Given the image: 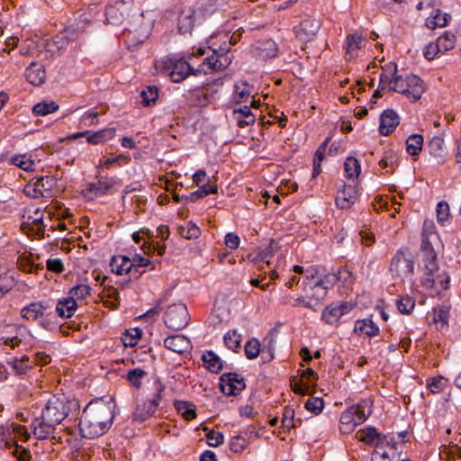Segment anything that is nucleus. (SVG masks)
<instances>
[{
	"instance_id": "obj_42",
	"label": "nucleus",
	"mask_w": 461,
	"mask_h": 461,
	"mask_svg": "<svg viewBox=\"0 0 461 461\" xmlns=\"http://www.w3.org/2000/svg\"><path fill=\"white\" fill-rule=\"evenodd\" d=\"M223 340L229 349L237 352L240 348L241 335L236 330H229L224 335Z\"/></svg>"
},
{
	"instance_id": "obj_36",
	"label": "nucleus",
	"mask_w": 461,
	"mask_h": 461,
	"mask_svg": "<svg viewBox=\"0 0 461 461\" xmlns=\"http://www.w3.org/2000/svg\"><path fill=\"white\" fill-rule=\"evenodd\" d=\"M449 20V14H442L441 11L436 10L435 14L427 19L426 26L430 30H434L437 27L446 26Z\"/></svg>"
},
{
	"instance_id": "obj_28",
	"label": "nucleus",
	"mask_w": 461,
	"mask_h": 461,
	"mask_svg": "<svg viewBox=\"0 0 461 461\" xmlns=\"http://www.w3.org/2000/svg\"><path fill=\"white\" fill-rule=\"evenodd\" d=\"M254 51L256 57L267 59L275 58L277 55L278 48L274 41L265 40L258 42Z\"/></svg>"
},
{
	"instance_id": "obj_40",
	"label": "nucleus",
	"mask_w": 461,
	"mask_h": 461,
	"mask_svg": "<svg viewBox=\"0 0 461 461\" xmlns=\"http://www.w3.org/2000/svg\"><path fill=\"white\" fill-rule=\"evenodd\" d=\"M229 51L230 46H227L225 42L224 46H220L219 49H212V52L218 56V69H225L231 63L230 58L227 55Z\"/></svg>"
},
{
	"instance_id": "obj_54",
	"label": "nucleus",
	"mask_w": 461,
	"mask_h": 461,
	"mask_svg": "<svg viewBox=\"0 0 461 461\" xmlns=\"http://www.w3.org/2000/svg\"><path fill=\"white\" fill-rule=\"evenodd\" d=\"M323 407L324 401L321 397L309 398L304 403V408L316 415L322 411Z\"/></svg>"
},
{
	"instance_id": "obj_43",
	"label": "nucleus",
	"mask_w": 461,
	"mask_h": 461,
	"mask_svg": "<svg viewBox=\"0 0 461 461\" xmlns=\"http://www.w3.org/2000/svg\"><path fill=\"white\" fill-rule=\"evenodd\" d=\"M178 233L185 240H194L200 237L201 230L193 221H188L186 227L179 226Z\"/></svg>"
},
{
	"instance_id": "obj_51",
	"label": "nucleus",
	"mask_w": 461,
	"mask_h": 461,
	"mask_svg": "<svg viewBox=\"0 0 461 461\" xmlns=\"http://www.w3.org/2000/svg\"><path fill=\"white\" fill-rule=\"evenodd\" d=\"M142 104L146 106L154 104L158 96V90L157 86H146L140 93Z\"/></svg>"
},
{
	"instance_id": "obj_3",
	"label": "nucleus",
	"mask_w": 461,
	"mask_h": 461,
	"mask_svg": "<svg viewBox=\"0 0 461 461\" xmlns=\"http://www.w3.org/2000/svg\"><path fill=\"white\" fill-rule=\"evenodd\" d=\"M79 409L78 402L66 398L52 397L41 411L40 417H36L31 427L32 433L38 440H45L50 437L56 427L60 424L69 414Z\"/></svg>"
},
{
	"instance_id": "obj_10",
	"label": "nucleus",
	"mask_w": 461,
	"mask_h": 461,
	"mask_svg": "<svg viewBox=\"0 0 461 461\" xmlns=\"http://www.w3.org/2000/svg\"><path fill=\"white\" fill-rule=\"evenodd\" d=\"M348 181L339 189L335 198L336 206L339 209H349L359 195V175H347Z\"/></svg>"
},
{
	"instance_id": "obj_62",
	"label": "nucleus",
	"mask_w": 461,
	"mask_h": 461,
	"mask_svg": "<svg viewBox=\"0 0 461 461\" xmlns=\"http://www.w3.org/2000/svg\"><path fill=\"white\" fill-rule=\"evenodd\" d=\"M207 444L211 447H218L224 441V436L221 432L209 430L206 434Z\"/></svg>"
},
{
	"instance_id": "obj_56",
	"label": "nucleus",
	"mask_w": 461,
	"mask_h": 461,
	"mask_svg": "<svg viewBox=\"0 0 461 461\" xmlns=\"http://www.w3.org/2000/svg\"><path fill=\"white\" fill-rule=\"evenodd\" d=\"M230 448L234 453H240L244 450L248 446V441L245 436L236 435L230 441Z\"/></svg>"
},
{
	"instance_id": "obj_31",
	"label": "nucleus",
	"mask_w": 461,
	"mask_h": 461,
	"mask_svg": "<svg viewBox=\"0 0 461 461\" xmlns=\"http://www.w3.org/2000/svg\"><path fill=\"white\" fill-rule=\"evenodd\" d=\"M202 359L203 361L204 367L212 373L218 374L222 369V360L212 350H208L204 353Z\"/></svg>"
},
{
	"instance_id": "obj_45",
	"label": "nucleus",
	"mask_w": 461,
	"mask_h": 461,
	"mask_svg": "<svg viewBox=\"0 0 461 461\" xmlns=\"http://www.w3.org/2000/svg\"><path fill=\"white\" fill-rule=\"evenodd\" d=\"M245 356L248 359H255L258 357L261 351L260 342L257 339H249L244 347Z\"/></svg>"
},
{
	"instance_id": "obj_61",
	"label": "nucleus",
	"mask_w": 461,
	"mask_h": 461,
	"mask_svg": "<svg viewBox=\"0 0 461 461\" xmlns=\"http://www.w3.org/2000/svg\"><path fill=\"white\" fill-rule=\"evenodd\" d=\"M449 318V309L447 306H441L434 309L433 320L435 322H440L441 326H447Z\"/></svg>"
},
{
	"instance_id": "obj_20",
	"label": "nucleus",
	"mask_w": 461,
	"mask_h": 461,
	"mask_svg": "<svg viewBox=\"0 0 461 461\" xmlns=\"http://www.w3.org/2000/svg\"><path fill=\"white\" fill-rule=\"evenodd\" d=\"M195 23V10L192 6L182 7L178 11L177 31L180 34H191Z\"/></svg>"
},
{
	"instance_id": "obj_23",
	"label": "nucleus",
	"mask_w": 461,
	"mask_h": 461,
	"mask_svg": "<svg viewBox=\"0 0 461 461\" xmlns=\"http://www.w3.org/2000/svg\"><path fill=\"white\" fill-rule=\"evenodd\" d=\"M83 32V27H67L53 38V43L58 50L65 49L71 41L77 40L79 34Z\"/></svg>"
},
{
	"instance_id": "obj_14",
	"label": "nucleus",
	"mask_w": 461,
	"mask_h": 461,
	"mask_svg": "<svg viewBox=\"0 0 461 461\" xmlns=\"http://www.w3.org/2000/svg\"><path fill=\"white\" fill-rule=\"evenodd\" d=\"M219 386L227 396H236L246 388L244 378L235 372L224 373L220 377Z\"/></svg>"
},
{
	"instance_id": "obj_55",
	"label": "nucleus",
	"mask_w": 461,
	"mask_h": 461,
	"mask_svg": "<svg viewBox=\"0 0 461 461\" xmlns=\"http://www.w3.org/2000/svg\"><path fill=\"white\" fill-rule=\"evenodd\" d=\"M447 379L443 376H436L428 381V388L432 393H439L445 389Z\"/></svg>"
},
{
	"instance_id": "obj_50",
	"label": "nucleus",
	"mask_w": 461,
	"mask_h": 461,
	"mask_svg": "<svg viewBox=\"0 0 461 461\" xmlns=\"http://www.w3.org/2000/svg\"><path fill=\"white\" fill-rule=\"evenodd\" d=\"M277 249V242L271 240L267 245H262L258 248V257L261 260H266L267 263H269L268 258L273 257Z\"/></svg>"
},
{
	"instance_id": "obj_60",
	"label": "nucleus",
	"mask_w": 461,
	"mask_h": 461,
	"mask_svg": "<svg viewBox=\"0 0 461 461\" xmlns=\"http://www.w3.org/2000/svg\"><path fill=\"white\" fill-rule=\"evenodd\" d=\"M423 262L425 269L429 273V275H433V273L438 270V258L436 252H429L423 255Z\"/></svg>"
},
{
	"instance_id": "obj_18",
	"label": "nucleus",
	"mask_w": 461,
	"mask_h": 461,
	"mask_svg": "<svg viewBox=\"0 0 461 461\" xmlns=\"http://www.w3.org/2000/svg\"><path fill=\"white\" fill-rule=\"evenodd\" d=\"M206 176L207 175H192L193 181L196 184L198 189L190 193L188 197H185V201L195 203L199 199L217 192V185L206 182Z\"/></svg>"
},
{
	"instance_id": "obj_59",
	"label": "nucleus",
	"mask_w": 461,
	"mask_h": 461,
	"mask_svg": "<svg viewBox=\"0 0 461 461\" xmlns=\"http://www.w3.org/2000/svg\"><path fill=\"white\" fill-rule=\"evenodd\" d=\"M251 93L246 83L235 86L234 99L237 103L246 102L250 96Z\"/></svg>"
},
{
	"instance_id": "obj_33",
	"label": "nucleus",
	"mask_w": 461,
	"mask_h": 461,
	"mask_svg": "<svg viewBox=\"0 0 461 461\" xmlns=\"http://www.w3.org/2000/svg\"><path fill=\"white\" fill-rule=\"evenodd\" d=\"M332 133H330L325 140L319 146L317 149L314 158H313V169L312 173H321V162L324 159V156L327 150V147L332 140Z\"/></svg>"
},
{
	"instance_id": "obj_57",
	"label": "nucleus",
	"mask_w": 461,
	"mask_h": 461,
	"mask_svg": "<svg viewBox=\"0 0 461 461\" xmlns=\"http://www.w3.org/2000/svg\"><path fill=\"white\" fill-rule=\"evenodd\" d=\"M456 36L452 32H445L438 38V44L444 51L452 50L455 47Z\"/></svg>"
},
{
	"instance_id": "obj_41",
	"label": "nucleus",
	"mask_w": 461,
	"mask_h": 461,
	"mask_svg": "<svg viewBox=\"0 0 461 461\" xmlns=\"http://www.w3.org/2000/svg\"><path fill=\"white\" fill-rule=\"evenodd\" d=\"M451 218L449 205L446 201H440L437 204V221L445 226L449 223Z\"/></svg>"
},
{
	"instance_id": "obj_21",
	"label": "nucleus",
	"mask_w": 461,
	"mask_h": 461,
	"mask_svg": "<svg viewBox=\"0 0 461 461\" xmlns=\"http://www.w3.org/2000/svg\"><path fill=\"white\" fill-rule=\"evenodd\" d=\"M164 347L177 354L188 352L192 348L189 339L180 334L166 338L164 339Z\"/></svg>"
},
{
	"instance_id": "obj_48",
	"label": "nucleus",
	"mask_w": 461,
	"mask_h": 461,
	"mask_svg": "<svg viewBox=\"0 0 461 461\" xmlns=\"http://www.w3.org/2000/svg\"><path fill=\"white\" fill-rule=\"evenodd\" d=\"M91 291H92V288L89 285L79 284V285L73 286L69 290L68 295L70 297H73V300L77 302V300L86 298L87 295L90 294Z\"/></svg>"
},
{
	"instance_id": "obj_25",
	"label": "nucleus",
	"mask_w": 461,
	"mask_h": 461,
	"mask_svg": "<svg viewBox=\"0 0 461 461\" xmlns=\"http://www.w3.org/2000/svg\"><path fill=\"white\" fill-rule=\"evenodd\" d=\"M25 77L33 86H40L46 79V71L41 62H32L25 69Z\"/></svg>"
},
{
	"instance_id": "obj_38",
	"label": "nucleus",
	"mask_w": 461,
	"mask_h": 461,
	"mask_svg": "<svg viewBox=\"0 0 461 461\" xmlns=\"http://www.w3.org/2000/svg\"><path fill=\"white\" fill-rule=\"evenodd\" d=\"M423 137L420 134H412L406 140V151L411 156H417L422 149Z\"/></svg>"
},
{
	"instance_id": "obj_13",
	"label": "nucleus",
	"mask_w": 461,
	"mask_h": 461,
	"mask_svg": "<svg viewBox=\"0 0 461 461\" xmlns=\"http://www.w3.org/2000/svg\"><path fill=\"white\" fill-rule=\"evenodd\" d=\"M162 63L164 68L167 71L172 81L174 82H181L190 74L196 75V72L183 58H178L176 56L168 57L163 59Z\"/></svg>"
},
{
	"instance_id": "obj_4",
	"label": "nucleus",
	"mask_w": 461,
	"mask_h": 461,
	"mask_svg": "<svg viewBox=\"0 0 461 461\" xmlns=\"http://www.w3.org/2000/svg\"><path fill=\"white\" fill-rule=\"evenodd\" d=\"M380 85L387 86L390 91L403 95L411 102L420 100L426 90L424 82L418 76L398 75L396 65L392 70L381 73Z\"/></svg>"
},
{
	"instance_id": "obj_24",
	"label": "nucleus",
	"mask_w": 461,
	"mask_h": 461,
	"mask_svg": "<svg viewBox=\"0 0 461 461\" xmlns=\"http://www.w3.org/2000/svg\"><path fill=\"white\" fill-rule=\"evenodd\" d=\"M366 40L360 33L348 34L346 38L345 58L348 60L358 56V51L365 47Z\"/></svg>"
},
{
	"instance_id": "obj_30",
	"label": "nucleus",
	"mask_w": 461,
	"mask_h": 461,
	"mask_svg": "<svg viewBox=\"0 0 461 461\" xmlns=\"http://www.w3.org/2000/svg\"><path fill=\"white\" fill-rule=\"evenodd\" d=\"M111 267L113 272L120 276L132 273L133 271L131 260L127 256L113 257Z\"/></svg>"
},
{
	"instance_id": "obj_63",
	"label": "nucleus",
	"mask_w": 461,
	"mask_h": 461,
	"mask_svg": "<svg viewBox=\"0 0 461 461\" xmlns=\"http://www.w3.org/2000/svg\"><path fill=\"white\" fill-rule=\"evenodd\" d=\"M49 271L60 274L65 270L63 261L60 258H49L46 262Z\"/></svg>"
},
{
	"instance_id": "obj_22",
	"label": "nucleus",
	"mask_w": 461,
	"mask_h": 461,
	"mask_svg": "<svg viewBox=\"0 0 461 461\" xmlns=\"http://www.w3.org/2000/svg\"><path fill=\"white\" fill-rule=\"evenodd\" d=\"M399 123L400 119L394 110L387 109L384 111L380 117V134L384 136L391 134L395 130Z\"/></svg>"
},
{
	"instance_id": "obj_5",
	"label": "nucleus",
	"mask_w": 461,
	"mask_h": 461,
	"mask_svg": "<svg viewBox=\"0 0 461 461\" xmlns=\"http://www.w3.org/2000/svg\"><path fill=\"white\" fill-rule=\"evenodd\" d=\"M154 21L150 12H138L131 16L128 26L123 32L124 41L129 49L138 48L149 37Z\"/></svg>"
},
{
	"instance_id": "obj_6",
	"label": "nucleus",
	"mask_w": 461,
	"mask_h": 461,
	"mask_svg": "<svg viewBox=\"0 0 461 461\" xmlns=\"http://www.w3.org/2000/svg\"><path fill=\"white\" fill-rule=\"evenodd\" d=\"M372 402L363 399L345 410L339 419L340 431L350 433L357 426L364 423L372 413Z\"/></svg>"
},
{
	"instance_id": "obj_64",
	"label": "nucleus",
	"mask_w": 461,
	"mask_h": 461,
	"mask_svg": "<svg viewBox=\"0 0 461 461\" xmlns=\"http://www.w3.org/2000/svg\"><path fill=\"white\" fill-rule=\"evenodd\" d=\"M360 164L358 160L353 157H348L344 163V170L346 173H360Z\"/></svg>"
},
{
	"instance_id": "obj_46",
	"label": "nucleus",
	"mask_w": 461,
	"mask_h": 461,
	"mask_svg": "<svg viewBox=\"0 0 461 461\" xmlns=\"http://www.w3.org/2000/svg\"><path fill=\"white\" fill-rule=\"evenodd\" d=\"M398 311L402 314H409L415 307V300L409 295L399 296L396 300Z\"/></svg>"
},
{
	"instance_id": "obj_27",
	"label": "nucleus",
	"mask_w": 461,
	"mask_h": 461,
	"mask_svg": "<svg viewBox=\"0 0 461 461\" xmlns=\"http://www.w3.org/2000/svg\"><path fill=\"white\" fill-rule=\"evenodd\" d=\"M23 224H34L41 226L43 224V212L40 207L33 204L26 206L23 210Z\"/></svg>"
},
{
	"instance_id": "obj_17",
	"label": "nucleus",
	"mask_w": 461,
	"mask_h": 461,
	"mask_svg": "<svg viewBox=\"0 0 461 461\" xmlns=\"http://www.w3.org/2000/svg\"><path fill=\"white\" fill-rule=\"evenodd\" d=\"M47 309L48 307L43 304L41 302H32L29 305L24 306L22 311L21 314L23 318L35 321H40L41 326H42L45 329L50 328L49 321L44 318L47 314Z\"/></svg>"
},
{
	"instance_id": "obj_12",
	"label": "nucleus",
	"mask_w": 461,
	"mask_h": 461,
	"mask_svg": "<svg viewBox=\"0 0 461 461\" xmlns=\"http://www.w3.org/2000/svg\"><path fill=\"white\" fill-rule=\"evenodd\" d=\"M56 184L55 175H39L25 185L24 193L33 198L48 196L50 195V192Z\"/></svg>"
},
{
	"instance_id": "obj_47",
	"label": "nucleus",
	"mask_w": 461,
	"mask_h": 461,
	"mask_svg": "<svg viewBox=\"0 0 461 461\" xmlns=\"http://www.w3.org/2000/svg\"><path fill=\"white\" fill-rule=\"evenodd\" d=\"M302 420L299 419L297 420H294V410L289 406H286L284 409L283 418H282V426L285 429H290L292 428H295L297 424H301Z\"/></svg>"
},
{
	"instance_id": "obj_1",
	"label": "nucleus",
	"mask_w": 461,
	"mask_h": 461,
	"mask_svg": "<svg viewBox=\"0 0 461 461\" xmlns=\"http://www.w3.org/2000/svg\"><path fill=\"white\" fill-rule=\"evenodd\" d=\"M115 403L103 398L90 401L84 408L78 423L79 434L85 438H96L105 434L114 420Z\"/></svg>"
},
{
	"instance_id": "obj_16",
	"label": "nucleus",
	"mask_w": 461,
	"mask_h": 461,
	"mask_svg": "<svg viewBox=\"0 0 461 461\" xmlns=\"http://www.w3.org/2000/svg\"><path fill=\"white\" fill-rule=\"evenodd\" d=\"M132 9V4L129 1L120 0L110 5L105 9L106 23L113 25H120L129 16Z\"/></svg>"
},
{
	"instance_id": "obj_15",
	"label": "nucleus",
	"mask_w": 461,
	"mask_h": 461,
	"mask_svg": "<svg viewBox=\"0 0 461 461\" xmlns=\"http://www.w3.org/2000/svg\"><path fill=\"white\" fill-rule=\"evenodd\" d=\"M353 308L354 304L349 302L332 303L324 308L321 320L327 324L336 325L340 318L351 312Z\"/></svg>"
},
{
	"instance_id": "obj_29",
	"label": "nucleus",
	"mask_w": 461,
	"mask_h": 461,
	"mask_svg": "<svg viewBox=\"0 0 461 461\" xmlns=\"http://www.w3.org/2000/svg\"><path fill=\"white\" fill-rule=\"evenodd\" d=\"M77 303L69 295L58 301L56 312L61 318L72 317L77 310Z\"/></svg>"
},
{
	"instance_id": "obj_9",
	"label": "nucleus",
	"mask_w": 461,
	"mask_h": 461,
	"mask_svg": "<svg viewBox=\"0 0 461 461\" xmlns=\"http://www.w3.org/2000/svg\"><path fill=\"white\" fill-rule=\"evenodd\" d=\"M414 270V258L408 249L397 250L392 258L389 271L393 279L404 280L410 277Z\"/></svg>"
},
{
	"instance_id": "obj_11",
	"label": "nucleus",
	"mask_w": 461,
	"mask_h": 461,
	"mask_svg": "<svg viewBox=\"0 0 461 461\" xmlns=\"http://www.w3.org/2000/svg\"><path fill=\"white\" fill-rule=\"evenodd\" d=\"M189 313L183 303H174L168 306L165 312V325L175 331L185 328L189 321Z\"/></svg>"
},
{
	"instance_id": "obj_52",
	"label": "nucleus",
	"mask_w": 461,
	"mask_h": 461,
	"mask_svg": "<svg viewBox=\"0 0 461 461\" xmlns=\"http://www.w3.org/2000/svg\"><path fill=\"white\" fill-rule=\"evenodd\" d=\"M15 285L14 276L8 272L0 274V297L4 296Z\"/></svg>"
},
{
	"instance_id": "obj_53",
	"label": "nucleus",
	"mask_w": 461,
	"mask_h": 461,
	"mask_svg": "<svg viewBox=\"0 0 461 461\" xmlns=\"http://www.w3.org/2000/svg\"><path fill=\"white\" fill-rule=\"evenodd\" d=\"M12 329L14 330V334L0 337V345H6L14 348L22 342V339L20 338L21 328L12 327Z\"/></svg>"
},
{
	"instance_id": "obj_2",
	"label": "nucleus",
	"mask_w": 461,
	"mask_h": 461,
	"mask_svg": "<svg viewBox=\"0 0 461 461\" xmlns=\"http://www.w3.org/2000/svg\"><path fill=\"white\" fill-rule=\"evenodd\" d=\"M339 273L328 272L321 266H311L306 268L305 278L302 282V289L304 295L294 300L293 304L296 307L302 304L307 309L314 310L315 305L312 300L320 302L323 300L334 285L339 279Z\"/></svg>"
},
{
	"instance_id": "obj_37",
	"label": "nucleus",
	"mask_w": 461,
	"mask_h": 461,
	"mask_svg": "<svg viewBox=\"0 0 461 461\" xmlns=\"http://www.w3.org/2000/svg\"><path fill=\"white\" fill-rule=\"evenodd\" d=\"M7 364L11 366L13 372L18 375H25L29 369L32 368V365L29 364V357L27 356H23L20 359L14 357L8 361Z\"/></svg>"
},
{
	"instance_id": "obj_19",
	"label": "nucleus",
	"mask_w": 461,
	"mask_h": 461,
	"mask_svg": "<svg viewBox=\"0 0 461 461\" xmlns=\"http://www.w3.org/2000/svg\"><path fill=\"white\" fill-rule=\"evenodd\" d=\"M321 26V20L308 17L303 20L300 25L295 29V35L301 41H311L317 35Z\"/></svg>"
},
{
	"instance_id": "obj_39",
	"label": "nucleus",
	"mask_w": 461,
	"mask_h": 461,
	"mask_svg": "<svg viewBox=\"0 0 461 461\" xmlns=\"http://www.w3.org/2000/svg\"><path fill=\"white\" fill-rule=\"evenodd\" d=\"M428 149L430 155L442 157L446 153L444 139L440 136L433 137L428 144Z\"/></svg>"
},
{
	"instance_id": "obj_32",
	"label": "nucleus",
	"mask_w": 461,
	"mask_h": 461,
	"mask_svg": "<svg viewBox=\"0 0 461 461\" xmlns=\"http://www.w3.org/2000/svg\"><path fill=\"white\" fill-rule=\"evenodd\" d=\"M174 406L177 412L186 420H192L196 417V407L192 402L176 400L174 402Z\"/></svg>"
},
{
	"instance_id": "obj_44",
	"label": "nucleus",
	"mask_w": 461,
	"mask_h": 461,
	"mask_svg": "<svg viewBox=\"0 0 461 461\" xmlns=\"http://www.w3.org/2000/svg\"><path fill=\"white\" fill-rule=\"evenodd\" d=\"M59 109V104H56L54 101H44L41 103L36 104L33 108L32 112L36 115H47L49 113H54Z\"/></svg>"
},
{
	"instance_id": "obj_8",
	"label": "nucleus",
	"mask_w": 461,
	"mask_h": 461,
	"mask_svg": "<svg viewBox=\"0 0 461 461\" xmlns=\"http://www.w3.org/2000/svg\"><path fill=\"white\" fill-rule=\"evenodd\" d=\"M118 181L115 177L108 175H96L95 177L87 182L81 190V194L87 200H94L104 194H109L116 190Z\"/></svg>"
},
{
	"instance_id": "obj_34",
	"label": "nucleus",
	"mask_w": 461,
	"mask_h": 461,
	"mask_svg": "<svg viewBox=\"0 0 461 461\" xmlns=\"http://www.w3.org/2000/svg\"><path fill=\"white\" fill-rule=\"evenodd\" d=\"M238 124L240 127L252 125L256 121V116L251 113L249 106H243L234 111Z\"/></svg>"
},
{
	"instance_id": "obj_49",
	"label": "nucleus",
	"mask_w": 461,
	"mask_h": 461,
	"mask_svg": "<svg viewBox=\"0 0 461 461\" xmlns=\"http://www.w3.org/2000/svg\"><path fill=\"white\" fill-rule=\"evenodd\" d=\"M11 163L24 171L34 170V161L28 158L27 155L14 156L11 158Z\"/></svg>"
},
{
	"instance_id": "obj_35",
	"label": "nucleus",
	"mask_w": 461,
	"mask_h": 461,
	"mask_svg": "<svg viewBox=\"0 0 461 461\" xmlns=\"http://www.w3.org/2000/svg\"><path fill=\"white\" fill-rule=\"evenodd\" d=\"M380 437V433L373 426H367L360 429L357 433V438L366 445H373L375 440Z\"/></svg>"
},
{
	"instance_id": "obj_7",
	"label": "nucleus",
	"mask_w": 461,
	"mask_h": 461,
	"mask_svg": "<svg viewBox=\"0 0 461 461\" xmlns=\"http://www.w3.org/2000/svg\"><path fill=\"white\" fill-rule=\"evenodd\" d=\"M165 390V385L159 379L153 382V393L152 397L145 400H139L137 402L134 411L132 412V420L136 422H143L152 416L159 405L162 393Z\"/></svg>"
},
{
	"instance_id": "obj_58",
	"label": "nucleus",
	"mask_w": 461,
	"mask_h": 461,
	"mask_svg": "<svg viewBox=\"0 0 461 461\" xmlns=\"http://www.w3.org/2000/svg\"><path fill=\"white\" fill-rule=\"evenodd\" d=\"M146 375V372L141 368H134L128 372L127 379L135 388L141 385V379Z\"/></svg>"
},
{
	"instance_id": "obj_26",
	"label": "nucleus",
	"mask_w": 461,
	"mask_h": 461,
	"mask_svg": "<svg viewBox=\"0 0 461 461\" xmlns=\"http://www.w3.org/2000/svg\"><path fill=\"white\" fill-rule=\"evenodd\" d=\"M379 331V327L369 318L357 320L355 321L354 332L358 335L374 338L378 335Z\"/></svg>"
}]
</instances>
